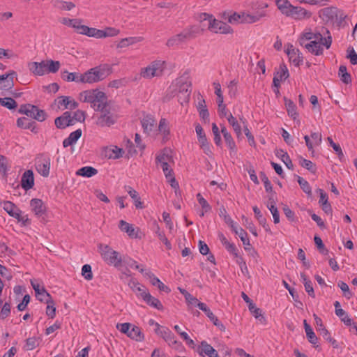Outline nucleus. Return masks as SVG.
Masks as SVG:
<instances>
[{"instance_id": "f257e3e1", "label": "nucleus", "mask_w": 357, "mask_h": 357, "mask_svg": "<svg viewBox=\"0 0 357 357\" xmlns=\"http://www.w3.org/2000/svg\"><path fill=\"white\" fill-rule=\"evenodd\" d=\"M95 111L98 112L93 116L95 123L98 127L109 128L117 121L118 116L112 105L107 101L100 107V109H96Z\"/></svg>"}, {"instance_id": "f03ea898", "label": "nucleus", "mask_w": 357, "mask_h": 357, "mask_svg": "<svg viewBox=\"0 0 357 357\" xmlns=\"http://www.w3.org/2000/svg\"><path fill=\"white\" fill-rule=\"evenodd\" d=\"M202 31L203 29H200L197 25L190 26L180 33L169 38L166 45L169 47H178L186 40L196 38L199 34H201Z\"/></svg>"}, {"instance_id": "7ed1b4c3", "label": "nucleus", "mask_w": 357, "mask_h": 357, "mask_svg": "<svg viewBox=\"0 0 357 357\" xmlns=\"http://www.w3.org/2000/svg\"><path fill=\"white\" fill-rule=\"evenodd\" d=\"M79 99L81 102L90 103L94 110L100 109L107 101L105 93L98 90L84 91L79 93Z\"/></svg>"}, {"instance_id": "20e7f679", "label": "nucleus", "mask_w": 357, "mask_h": 357, "mask_svg": "<svg viewBox=\"0 0 357 357\" xmlns=\"http://www.w3.org/2000/svg\"><path fill=\"white\" fill-rule=\"evenodd\" d=\"M99 251L103 260L109 265L119 267L122 259L120 254L107 245H99Z\"/></svg>"}, {"instance_id": "39448f33", "label": "nucleus", "mask_w": 357, "mask_h": 357, "mask_svg": "<svg viewBox=\"0 0 357 357\" xmlns=\"http://www.w3.org/2000/svg\"><path fill=\"white\" fill-rule=\"evenodd\" d=\"M165 68V62L160 60H156L151 62L149 66L142 68L140 71V75L144 79H151L154 77H160Z\"/></svg>"}, {"instance_id": "423d86ee", "label": "nucleus", "mask_w": 357, "mask_h": 357, "mask_svg": "<svg viewBox=\"0 0 357 357\" xmlns=\"http://www.w3.org/2000/svg\"><path fill=\"white\" fill-rule=\"evenodd\" d=\"M35 167L37 172L43 177H48L50 172L51 158L50 156L40 154L35 160Z\"/></svg>"}, {"instance_id": "0eeeda50", "label": "nucleus", "mask_w": 357, "mask_h": 357, "mask_svg": "<svg viewBox=\"0 0 357 357\" xmlns=\"http://www.w3.org/2000/svg\"><path fill=\"white\" fill-rule=\"evenodd\" d=\"M79 78L80 83L93 84L102 80L104 73L100 68L96 67L89 69L84 73H81Z\"/></svg>"}, {"instance_id": "6e6552de", "label": "nucleus", "mask_w": 357, "mask_h": 357, "mask_svg": "<svg viewBox=\"0 0 357 357\" xmlns=\"http://www.w3.org/2000/svg\"><path fill=\"white\" fill-rule=\"evenodd\" d=\"M306 40L310 41H324V45L326 49H329L331 43L332 38L331 36H328L327 38L323 37V36L320 33H312V32H305L303 33L302 36L299 39V43L301 45H303L306 44Z\"/></svg>"}, {"instance_id": "1a4fd4ad", "label": "nucleus", "mask_w": 357, "mask_h": 357, "mask_svg": "<svg viewBox=\"0 0 357 357\" xmlns=\"http://www.w3.org/2000/svg\"><path fill=\"white\" fill-rule=\"evenodd\" d=\"M208 29L218 34H229L234 31L229 24L214 17L208 23Z\"/></svg>"}, {"instance_id": "9d476101", "label": "nucleus", "mask_w": 357, "mask_h": 357, "mask_svg": "<svg viewBox=\"0 0 357 357\" xmlns=\"http://www.w3.org/2000/svg\"><path fill=\"white\" fill-rule=\"evenodd\" d=\"M285 47V52L288 55L289 61L293 63L296 66H300L303 61L302 54L300 51L290 43L287 44Z\"/></svg>"}, {"instance_id": "9b49d317", "label": "nucleus", "mask_w": 357, "mask_h": 357, "mask_svg": "<svg viewBox=\"0 0 357 357\" xmlns=\"http://www.w3.org/2000/svg\"><path fill=\"white\" fill-rule=\"evenodd\" d=\"M17 75L14 70L8 73L0 75V90L9 91L14 86V77Z\"/></svg>"}, {"instance_id": "f8f14e48", "label": "nucleus", "mask_w": 357, "mask_h": 357, "mask_svg": "<svg viewBox=\"0 0 357 357\" xmlns=\"http://www.w3.org/2000/svg\"><path fill=\"white\" fill-rule=\"evenodd\" d=\"M312 13L305 8L299 6H293L289 11L287 17H291L295 20L308 19L311 17Z\"/></svg>"}, {"instance_id": "ddd939ff", "label": "nucleus", "mask_w": 357, "mask_h": 357, "mask_svg": "<svg viewBox=\"0 0 357 357\" xmlns=\"http://www.w3.org/2000/svg\"><path fill=\"white\" fill-rule=\"evenodd\" d=\"M142 126L144 132L148 135H155V120L151 116L147 115L144 116L141 121Z\"/></svg>"}, {"instance_id": "4468645a", "label": "nucleus", "mask_w": 357, "mask_h": 357, "mask_svg": "<svg viewBox=\"0 0 357 357\" xmlns=\"http://www.w3.org/2000/svg\"><path fill=\"white\" fill-rule=\"evenodd\" d=\"M55 126L59 129H64L68 126L74 125V120L71 118L69 112H65L61 116L55 119Z\"/></svg>"}, {"instance_id": "2eb2a0df", "label": "nucleus", "mask_w": 357, "mask_h": 357, "mask_svg": "<svg viewBox=\"0 0 357 357\" xmlns=\"http://www.w3.org/2000/svg\"><path fill=\"white\" fill-rule=\"evenodd\" d=\"M160 134L162 137V142H166L169 139L170 129L169 122L165 118L159 121L158 128L155 130V135Z\"/></svg>"}, {"instance_id": "dca6fc26", "label": "nucleus", "mask_w": 357, "mask_h": 357, "mask_svg": "<svg viewBox=\"0 0 357 357\" xmlns=\"http://www.w3.org/2000/svg\"><path fill=\"white\" fill-rule=\"evenodd\" d=\"M155 325L158 327L156 333L160 335L169 345H172V344H177V340L175 339L174 335L169 328H160V326L158 323H155Z\"/></svg>"}, {"instance_id": "f3484780", "label": "nucleus", "mask_w": 357, "mask_h": 357, "mask_svg": "<svg viewBox=\"0 0 357 357\" xmlns=\"http://www.w3.org/2000/svg\"><path fill=\"white\" fill-rule=\"evenodd\" d=\"M176 84L179 92L186 93L189 96L190 93L191 82L189 81V76L188 73H185L183 76L176 80Z\"/></svg>"}, {"instance_id": "a211bd4d", "label": "nucleus", "mask_w": 357, "mask_h": 357, "mask_svg": "<svg viewBox=\"0 0 357 357\" xmlns=\"http://www.w3.org/2000/svg\"><path fill=\"white\" fill-rule=\"evenodd\" d=\"M34 185V176L32 170H26L22 174L21 178V186L25 190H28L31 189Z\"/></svg>"}, {"instance_id": "6ab92c4d", "label": "nucleus", "mask_w": 357, "mask_h": 357, "mask_svg": "<svg viewBox=\"0 0 357 357\" xmlns=\"http://www.w3.org/2000/svg\"><path fill=\"white\" fill-rule=\"evenodd\" d=\"M324 42V41H310L303 46L311 54L319 56L323 54Z\"/></svg>"}, {"instance_id": "aec40b11", "label": "nucleus", "mask_w": 357, "mask_h": 357, "mask_svg": "<svg viewBox=\"0 0 357 357\" xmlns=\"http://www.w3.org/2000/svg\"><path fill=\"white\" fill-rule=\"evenodd\" d=\"M266 16V11L258 10L256 13L251 14L243 12V20L242 23L253 24L259 22L261 18Z\"/></svg>"}, {"instance_id": "412c9836", "label": "nucleus", "mask_w": 357, "mask_h": 357, "mask_svg": "<svg viewBox=\"0 0 357 357\" xmlns=\"http://www.w3.org/2000/svg\"><path fill=\"white\" fill-rule=\"evenodd\" d=\"M31 284L35 291L36 298L41 302L50 298V294L45 290L43 287H40L38 282L36 280H31Z\"/></svg>"}, {"instance_id": "4be33fe9", "label": "nucleus", "mask_w": 357, "mask_h": 357, "mask_svg": "<svg viewBox=\"0 0 357 357\" xmlns=\"http://www.w3.org/2000/svg\"><path fill=\"white\" fill-rule=\"evenodd\" d=\"M28 68L34 75L42 76L46 74L45 61L41 62H30L28 63Z\"/></svg>"}, {"instance_id": "5701e85b", "label": "nucleus", "mask_w": 357, "mask_h": 357, "mask_svg": "<svg viewBox=\"0 0 357 357\" xmlns=\"http://www.w3.org/2000/svg\"><path fill=\"white\" fill-rule=\"evenodd\" d=\"M58 107L63 106L64 109H75L78 107V103L70 96H60L56 100Z\"/></svg>"}, {"instance_id": "b1692460", "label": "nucleus", "mask_w": 357, "mask_h": 357, "mask_svg": "<svg viewBox=\"0 0 357 357\" xmlns=\"http://www.w3.org/2000/svg\"><path fill=\"white\" fill-rule=\"evenodd\" d=\"M199 354L200 356H207L208 357H217V351L206 341H202L199 348Z\"/></svg>"}, {"instance_id": "393cba45", "label": "nucleus", "mask_w": 357, "mask_h": 357, "mask_svg": "<svg viewBox=\"0 0 357 357\" xmlns=\"http://www.w3.org/2000/svg\"><path fill=\"white\" fill-rule=\"evenodd\" d=\"M30 206L31 211L37 216L43 215L46 210L43 201L40 199H32L30 202Z\"/></svg>"}, {"instance_id": "a878e982", "label": "nucleus", "mask_w": 357, "mask_h": 357, "mask_svg": "<svg viewBox=\"0 0 357 357\" xmlns=\"http://www.w3.org/2000/svg\"><path fill=\"white\" fill-rule=\"evenodd\" d=\"M52 6L60 10L69 11L75 7V4L71 1H66L63 0H51Z\"/></svg>"}, {"instance_id": "bb28decb", "label": "nucleus", "mask_w": 357, "mask_h": 357, "mask_svg": "<svg viewBox=\"0 0 357 357\" xmlns=\"http://www.w3.org/2000/svg\"><path fill=\"white\" fill-rule=\"evenodd\" d=\"M82 136V130L77 129L71 132L69 136L63 141V147L66 148L69 146L75 144Z\"/></svg>"}, {"instance_id": "cd10ccee", "label": "nucleus", "mask_w": 357, "mask_h": 357, "mask_svg": "<svg viewBox=\"0 0 357 357\" xmlns=\"http://www.w3.org/2000/svg\"><path fill=\"white\" fill-rule=\"evenodd\" d=\"M119 227L122 231L127 233L130 237H137V233L135 231V229L133 225L128 223L125 220H121L119 221Z\"/></svg>"}, {"instance_id": "c85d7f7f", "label": "nucleus", "mask_w": 357, "mask_h": 357, "mask_svg": "<svg viewBox=\"0 0 357 357\" xmlns=\"http://www.w3.org/2000/svg\"><path fill=\"white\" fill-rule=\"evenodd\" d=\"M35 121L28 119L27 117L19 118L17 120V126L22 129H30L32 132H36Z\"/></svg>"}, {"instance_id": "c756f323", "label": "nucleus", "mask_w": 357, "mask_h": 357, "mask_svg": "<svg viewBox=\"0 0 357 357\" xmlns=\"http://www.w3.org/2000/svg\"><path fill=\"white\" fill-rule=\"evenodd\" d=\"M130 338L138 342L144 340V335L142 333L140 328L132 324V327L129 329L128 333L126 334Z\"/></svg>"}, {"instance_id": "7c9ffc66", "label": "nucleus", "mask_w": 357, "mask_h": 357, "mask_svg": "<svg viewBox=\"0 0 357 357\" xmlns=\"http://www.w3.org/2000/svg\"><path fill=\"white\" fill-rule=\"evenodd\" d=\"M75 174L77 176L90 178L98 174V170L93 167L85 166L79 169Z\"/></svg>"}, {"instance_id": "2f4dec72", "label": "nucleus", "mask_w": 357, "mask_h": 357, "mask_svg": "<svg viewBox=\"0 0 357 357\" xmlns=\"http://www.w3.org/2000/svg\"><path fill=\"white\" fill-rule=\"evenodd\" d=\"M284 100L288 115L292 119H296L298 115L296 105L291 100L287 98H284Z\"/></svg>"}, {"instance_id": "473e14b6", "label": "nucleus", "mask_w": 357, "mask_h": 357, "mask_svg": "<svg viewBox=\"0 0 357 357\" xmlns=\"http://www.w3.org/2000/svg\"><path fill=\"white\" fill-rule=\"evenodd\" d=\"M275 4L280 12L287 16L293 5L288 0H275Z\"/></svg>"}, {"instance_id": "72a5a7b5", "label": "nucleus", "mask_w": 357, "mask_h": 357, "mask_svg": "<svg viewBox=\"0 0 357 357\" xmlns=\"http://www.w3.org/2000/svg\"><path fill=\"white\" fill-rule=\"evenodd\" d=\"M146 275H149L151 278V282L153 285L157 286L158 288L162 291L169 293L170 292V289L165 285L157 277H155L153 273H146Z\"/></svg>"}, {"instance_id": "f704fd0d", "label": "nucleus", "mask_w": 357, "mask_h": 357, "mask_svg": "<svg viewBox=\"0 0 357 357\" xmlns=\"http://www.w3.org/2000/svg\"><path fill=\"white\" fill-rule=\"evenodd\" d=\"M81 73H69L67 70H63L61 72V78L66 82H75L77 83H80L79 76Z\"/></svg>"}, {"instance_id": "c9c22d12", "label": "nucleus", "mask_w": 357, "mask_h": 357, "mask_svg": "<svg viewBox=\"0 0 357 357\" xmlns=\"http://www.w3.org/2000/svg\"><path fill=\"white\" fill-rule=\"evenodd\" d=\"M301 278L304 284L305 289L307 292L308 295L312 298H314L315 294L312 287V282L309 279H307L306 275L304 273H301Z\"/></svg>"}, {"instance_id": "e433bc0d", "label": "nucleus", "mask_w": 357, "mask_h": 357, "mask_svg": "<svg viewBox=\"0 0 357 357\" xmlns=\"http://www.w3.org/2000/svg\"><path fill=\"white\" fill-rule=\"evenodd\" d=\"M38 109L36 106L32 105H22L19 109V112L26 114L29 117L33 118Z\"/></svg>"}, {"instance_id": "4c0bfd02", "label": "nucleus", "mask_w": 357, "mask_h": 357, "mask_svg": "<svg viewBox=\"0 0 357 357\" xmlns=\"http://www.w3.org/2000/svg\"><path fill=\"white\" fill-rule=\"evenodd\" d=\"M227 121L232 126L236 136L238 137H241L242 135L241 126L237 119L231 114H229L227 116Z\"/></svg>"}, {"instance_id": "58836bf2", "label": "nucleus", "mask_w": 357, "mask_h": 357, "mask_svg": "<svg viewBox=\"0 0 357 357\" xmlns=\"http://www.w3.org/2000/svg\"><path fill=\"white\" fill-rule=\"evenodd\" d=\"M277 157L280 158L282 161L285 164L286 167L289 169H293L294 165L291 160L290 159L289 155L287 152H284L282 150H278L276 152Z\"/></svg>"}, {"instance_id": "ea45409f", "label": "nucleus", "mask_w": 357, "mask_h": 357, "mask_svg": "<svg viewBox=\"0 0 357 357\" xmlns=\"http://www.w3.org/2000/svg\"><path fill=\"white\" fill-rule=\"evenodd\" d=\"M46 73H56L61 66L60 62L58 61L47 60L45 61Z\"/></svg>"}, {"instance_id": "a19ab883", "label": "nucleus", "mask_w": 357, "mask_h": 357, "mask_svg": "<svg viewBox=\"0 0 357 357\" xmlns=\"http://www.w3.org/2000/svg\"><path fill=\"white\" fill-rule=\"evenodd\" d=\"M40 340L36 337H29L26 340L24 349L26 351H31L38 347Z\"/></svg>"}, {"instance_id": "79ce46f5", "label": "nucleus", "mask_w": 357, "mask_h": 357, "mask_svg": "<svg viewBox=\"0 0 357 357\" xmlns=\"http://www.w3.org/2000/svg\"><path fill=\"white\" fill-rule=\"evenodd\" d=\"M12 217L17 219L18 222H22L23 226L31 224V220L28 218V215H22V212L19 208Z\"/></svg>"}, {"instance_id": "37998d69", "label": "nucleus", "mask_w": 357, "mask_h": 357, "mask_svg": "<svg viewBox=\"0 0 357 357\" xmlns=\"http://www.w3.org/2000/svg\"><path fill=\"white\" fill-rule=\"evenodd\" d=\"M1 206L9 214L10 216H13L15 211L18 209L16 205L10 201H3L1 202Z\"/></svg>"}, {"instance_id": "c03bdc74", "label": "nucleus", "mask_w": 357, "mask_h": 357, "mask_svg": "<svg viewBox=\"0 0 357 357\" xmlns=\"http://www.w3.org/2000/svg\"><path fill=\"white\" fill-rule=\"evenodd\" d=\"M338 75L341 81L344 84H347L351 82V75L347 73V67L345 66H340Z\"/></svg>"}, {"instance_id": "a18cd8bd", "label": "nucleus", "mask_w": 357, "mask_h": 357, "mask_svg": "<svg viewBox=\"0 0 357 357\" xmlns=\"http://www.w3.org/2000/svg\"><path fill=\"white\" fill-rule=\"evenodd\" d=\"M198 307L206 314V315L213 322V324H214L218 319L205 303H199Z\"/></svg>"}, {"instance_id": "49530a36", "label": "nucleus", "mask_w": 357, "mask_h": 357, "mask_svg": "<svg viewBox=\"0 0 357 357\" xmlns=\"http://www.w3.org/2000/svg\"><path fill=\"white\" fill-rule=\"evenodd\" d=\"M155 228H156L155 234H157L158 238L165 245L166 248L167 250H171L172 245H171L170 242L168 241V239L165 236L164 232L160 230V228L157 223H155Z\"/></svg>"}, {"instance_id": "de8ad7c7", "label": "nucleus", "mask_w": 357, "mask_h": 357, "mask_svg": "<svg viewBox=\"0 0 357 357\" xmlns=\"http://www.w3.org/2000/svg\"><path fill=\"white\" fill-rule=\"evenodd\" d=\"M0 105L9 109H13L17 107V102L12 98H0Z\"/></svg>"}, {"instance_id": "09e8293b", "label": "nucleus", "mask_w": 357, "mask_h": 357, "mask_svg": "<svg viewBox=\"0 0 357 357\" xmlns=\"http://www.w3.org/2000/svg\"><path fill=\"white\" fill-rule=\"evenodd\" d=\"M47 304L46 309V314L53 319L56 314V307H54V301L52 300V298L47 299L44 301Z\"/></svg>"}, {"instance_id": "8fccbe9b", "label": "nucleus", "mask_w": 357, "mask_h": 357, "mask_svg": "<svg viewBox=\"0 0 357 357\" xmlns=\"http://www.w3.org/2000/svg\"><path fill=\"white\" fill-rule=\"evenodd\" d=\"M148 305L152 306L158 310H162L163 306L161 302L156 298L152 296L151 294L144 301Z\"/></svg>"}, {"instance_id": "3c124183", "label": "nucleus", "mask_w": 357, "mask_h": 357, "mask_svg": "<svg viewBox=\"0 0 357 357\" xmlns=\"http://www.w3.org/2000/svg\"><path fill=\"white\" fill-rule=\"evenodd\" d=\"M298 183L305 193L309 196L312 195L311 187L306 180L301 176H298Z\"/></svg>"}, {"instance_id": "603ef678", "label": "nucleus", "mask_w": 357, "mask_h": 357, "mask_svg": "<svg viewBox=\"0 0 357 357\" xmlns=\"http://www.w3.org/2000/svg\"><path fill=\"white\" fill-rule=\"evenodd\" d=\"M120 31L113 27H107L105 30H101V38L107 37H114L119 34Z\"/></svg>"}, {"instance_id": "864d4df0", "label": "nucleus", "mask_w": 357, "mask_h": 357, "mask_svg": "<svg viewBox=\"0 0 357 357\" xmlns=\"http://www.w3.org/2000/svg\"><path fill=\"white\" fill-rule=\"evenodd\" d=\"M326 341H328L333 346V348H338V342L331 337V335L327 329H322L321 333H319Z\"/></svg>"}, {"instance_id": "5fc2aeb1", "label": "nucleus", "mask_w": 357, "mask_h": 357, "mask_svg": "<svg viewBox=\"0 0 357 357\" xmlns=\"http://www.w3.org/2000/svg\"><path fill=\"white\" fill-rule=\"evenodd\" d=\"M110 152L107 155L109 158L118 159L123 156V151L117 146H113L108 150Z\"/></svg>"}, {"instance_id": "6e6d98bb", "label": "nucleus", "mask_w": 357, "mask_h": 357, "mask_svg": "<svg viewBox=\"0 0 357 357\" xmlns=\"http://www.w3.org/2000/svg\"><path fill=\"white\" fill-rule=\"evenodd\" d=\"M228 22L231 24H238L242 23V20H243V12L240 13H234L231 15H229L227 18Z\"/></svg>"}, {"instance_id": "4d7b16f0", "label": "nucleus", "mask_w": 357, "mask_h": 357, "mask_svg": "<svg viewBox=\"0 0 357 357\" xmlns=\"http://www.w3.org/2000/svg\"><path fill=\"white\" fill-rule=\"evenodd\" d=\"M299 163L303 167L307 169L311 172L314 173L316 172L315 165L312 161L301 157Z\"/></svg>"}, {"instance_id": "13d9d810", "label": "nucleus", "mask_w": 357, "mask_h": 357, "mask_svg": "<svg viewBox=\"0 0 357 357\" xmlns=\"http://www.w3.org/2000/svg\"><path fill=\"white\" fill-rule=\"evenodd\" d=\"M170 160L171 156L165 151L161 152L156 157V162L160 165H164L165 163H169Z\"/></svg>"}, {"instance_id": "bf43d9fd", "label": "nucleus", "mask_w": 357, "mask_h": 357, "mask_svg": "<svg viewBox=\"0 0 357 357\" xmlns=\"http://www.w3.org/2000/svg\"><path fill=\"white\" fill-rule=\"evenodd\" d=\"M82 275L86 280H91L93 278L91 266L89 264H85L82 268Z\"/></svg>"}, {"instance_id": "052dcab7", "label": "nucleus", "mask_w": 357, "mask_h": 357, "mask_svg": "<svg viewBox=\"0 0 357 357\" xmlns=\"http://www.w3.org/2000/svg\"><path fill=\"white\" fill-rule=\"evenodd\" d=\"M197 199L199 204L201 205L202 209L205 212H208L211 209V206L208 204L207 201L202 196L200 193H198L197 195Z\"/></svg>"}, {"instance_id": "680f3d73", "label": "nucleus", "mask_w": 357, "mask_h": 357, "mask_svg": "<svg viewBox=\"0 0 357 357\" xmlns=\"http://www.w3.org/2000/svg\"><path fill=\"white\" fill-rule=\"evenodd\" d=\"M225 141L228 146V148L234 152L236 151V144L231 135V134H226L224 136Z\"/></svg>"}, {"instance_id": "e2e57ef3", "label": "nucleus", "mask_w": 357, "mask_h": 357, "mask_svg": "<svg viewBox=\"0 0 357 357\" xmlns=\"http://www.w3.org/2000/svg\"><path fill=\"white\" fill-rule=\"evenodd\" d=\"M237 84L238 82L236 79H233L229 82L227 87L229 89L228 93L230 97H234L237 93Z\"/></svg>"}, {"instance_id": "0e129e2a", "label": "nucleus", "mask_w": 357, "mask_h": 357, "mask_svg": "<svg viewBox=\"0 0 357 357\" xmlns=\"http://www.w3.org/2000/svg\"><path fill=\"white\" fill-rule=\"evenodd\" d=\"M337 286L341 289L344 293V296L347 298L349 299L353 296L347 283L344 282L343 281H339Z\"/></svg>"}, {"instance_id": "69168bd1", "label": "nucleus", "mask_w": 357, "mask_h": 357, "mask_svg": "<svg viewBox=\"0 0 357 357\" xmlns=\"http://www.w3.org/2000/svg\"><path fill=\"white\" fill-rule=\"evenodd\" d=\"M305 333L308 341L311 344H314L315 347H317L318 345L316 344L318 342V338L316 336L315 333H314L312 328L308 329V331H305Z\"/></svg>"}, {"instance_id": "338daca9", "label": "nucleus", "mask_w": 357, "mask_h": 357, "mask_svg": "<svg viewBox=\"0 0 357 357\" xmlns=\"http://www.w3.org/2000/svg\"><path fill=\"white\" fill-rule=\"evenodd\" d=\"M235 234H237L244 245H250V241L247 237V233L241 228L235 231Z\"/></svg>"}, {"instance_id": "774afa93", "label": "nucleus", "mask_w": 357, "mask_h": 357, "mask_svg": "<svg viewBox=\"0 0 357 357\" xmlns=\"http://www.w3.org/2000/svg\"><path fill=\"white\" fill-rule=\"evenodd\" d=\"M248 307L250 312L256 319H259L261 317L264 319V317L261 315V310L257 307L254 303H250Z\"/></svg>"}]
</instances>
